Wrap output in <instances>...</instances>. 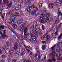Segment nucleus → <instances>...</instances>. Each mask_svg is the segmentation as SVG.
Returning <instances> with one entry per match:
<instances>
[{
    "label": "nucleus",
    "mask_w": 62,
    "mask_h": 62,
    "mask_svg": "<svg viewBox=\"0 0 62 62\" xmlns=\"http://www.w3.org/2000/svg\"><path fill=\"white\" fill-rule=\"evenodd\" d=\"M35 28H37V30L38 31H37V29H34V31L36 33L39 34V35L41 36L42 34V31H41V29L38 28V25H35Z\"/></svg>",
    "instance_id": "1"
},
{
    "label": "nucleus",
    "mask_w": 62,
    "mask_h": 62,
    "mask_svg": "<svg viewBox=\"0 0 62 62\" xmlns=\"http://www.w3.org/2000/svg\"><path fill=\"white\" fill-rule=\"evenodd\" d=\"M21 47V45H20V43H19V42H17V43L16 44V45H15L14 46L13 48L15 51H16L18 49L20 50Z\"/></svg>",
    "instance_id": "2"
},
{
    "label": "nucleus",
    "mask_w": 62,
    "mask_h": 62,
    "mask_svg": "<svg viewBox=\"0 0 62 62\" xmlns=\"http://www.w3.org/2000/svg\"><path fill=\"white\" fill-rule=\"evenodd\" d=\"M28 26H27L26 27H25L24 29V31L22 32L21 34V36L22 37H24V36H25V34L26 33V30H28Z\"/></svg>",
    "instance_id": "3"
},
{
    "label": "nucleus",
    "mask_w": 62,
    "mask_h": 62,
    "mask_svg": "<svg viewBox=\"0 0 62 62\" xmlns=\"http://www.w3.org/2000/svg\"><path fill=\"white\" fill-rule=\"evenodd\" d=\"M50 55L51 56H52V57L51 58V61H53V62H55L56 61V60L54 57L55 58V55H54V54L53 53H51L50 54Z\"/></svg>",
    "instance_id": "4"
},
{
    "label": "nucleus",
    "mask_w": 62,
    "mask_h": 62,
    "mask_svg": "<svg viewBox=\"0 0 62 62\" xmlns=\"http://www.w3.org/2000/svg\"><path fill=\"white\" fill-rule=\"evenodd\" d=\"M25 23H24L22 27H20L18 28V30L20 31H23V30H24V29H25Z\"/></svg>",
    "instance_id": "5"
},
{
    "label": "nucleus",
    "mask_w": 62,
    "mask_h": 62,
    "mask_svg": "<svg viewBox=\"0 0 62 62\" xmlns=\"http://www.w3.org/2000/svg\"><path fill=\"white\" fill-rule=\"evenodd\" d=\"M32 7L31 6L28 7L27 8L26 10L27 11H28V12H30L31 11V10H32Z\"/></svg>",
    "instance_id": "6"
},
{
    "label": "nucleus",
    "mask_w": 62,
    "mask_h": 62,
    "mask_svg": "<svg viewBox=\"0 0 62 62\" xmlns=\"http://www.w3.org/2000/svg\"><path fill=\"white\" fill-rule=\"evenodd\" d=\"M33 8V9L34 11H38V7L34 6V5H32Z\"/></svg>",
    "instance_id": "7"
},
{
    "label": "nucleus",
    "mask_w": 62,
    "mask_h": 62,
    "mask_svg": "<svg viewBox=\"0 0 62 62\" xmlns=\"http://www.w3.org/2000/svg\"><path fill=\"white\" fill-rule=\"evenodd\" d=\"M7 7L8 8H10V7H11V6L12 5V3H10V4H9V3L8 2H7Z\"/></svg>",
    "instance_id": "8"
},
{
    "label": "nucleus",
    "mask_w": 62,
    "mask_h": 62,
    "mask_svg": "<svg viewBox=\"0 0 62 62\" xmlns=\"http://www.w3.org/2000/svg\"><path fill=\"white\" fill-rule=\"evenodd\" d=\"M6 37V35H3L0 37V39H5V38Z\"/></svg>",
    "instance_id": "9"
},
{
    "label": "nucleus",
    "mask_w": 62,
    "mask_h": 62,
    "mask_svg": "<svg viewBox=\"0 0 62 62\" xmlns=\"http://www.w3.org/2000/svg\"><path fill=\"white\" fill-rule=\"evenodd\" d=\"M27 30L26 31V33H25V37L26 38H28L29 37V35H30V34L29 33L27 34Z\"/></svg>",
    "instance_id": "10"
},
{
    "label": "nucleus",
    "mask_w": 62,
    "mask_h": 62,
    "mask_svg": "<svg viewBox=\"0 0 62 62\" xmlns=\"http://www.w3.org/2000/svg\"><path fill=\"white\" fill-rule=\"evenodd\" d=\"M10 52V49H9L8 48H7L5 50V52L6 54H8V53H9Z\"/></svg>",
    "instance_id": "11"
},
{
    "label": "nucleus",
    "mask_w": 62,
    "mask_h": 62,
    "mask_svg": "<svg viewBox=\"0 0 62 62\" xmlns=\"http://www.w3.org/2000/svg\"><path fill=\"white\" fill-rule=\"evenodd\" d=\"M25 48L26 49H30V50H33L32 48V47H31L29 46H28L27 47H26Z\"/></svg>",
    "instance_id": "12"
},
{
    "label": "nucleus",
    "mask_w": 62,
    "mask_h": 62,
    "mask_svg": "<svg viewBox=\"0 0 62 62\" xmlns=\"http://www.w3.org/2000/svg\"><path fill=\"white\" fill-rule=\"evenodd\" d=\"M56 56H55L57 58H60V57L61 56V55L60 54H56L55 55Z\"/></svg>",
    "instance_id": "13"
},
{
    "label": "nucleus",
    "mask_w": 62,
    "mask_h": 62,
    "mask_svg": "<svg viewBox=\"0 0 62 62\" xmlns=\"http://www.w3.org/2000/svg\"><path fill=\"white\" fill-rule=\"evenodd\" d=\"M13 27L14 29L17 27V25L16 24H14L13 25Z\"/></svg>",
    "instance_id": "14"
},
{
    "label": "nucleus",
    "mask_w": 62,
    "mask_h": 62,
    "mask_svg": "<svg viewBox=\"0 0 62 62\" xmlns=\"http://www.w3.org/2000/svg\"><path fill=\"white\" fill-rule=\"evenodd\" d=\"M14 15L15 16H18L19 15V14L18 12H15L14 13Z\"/></svg>",
    "instance_id": "15"
},
{
    "label": "nucleus",
    "mask_w": 62,
    "mask_h": 62,
    "mask_svg": "<svg viewBox=\"0 0 62 62\" xmlns=\"http://www.w3.org/2000/svg\"><path fill=\"white\" fill-rule=\"evenodd\" d=\"M38 6L39 7H40V8H41V7H42V4L40 3H39L38 4Z\"/></svg>",
    "instance_id": "16"
},
{
    "label": "nucleus",
    "mask_w": 62,
    "mask_h": 62,
    "mask_svg": "<svg viewBox=\"0 0 62 62\" xmlns=\"http://www.w3.org/2000/svg\"><path fill=\"white\" fill-rule=\"evenodd\" d=\"M7 43L6 45H7V46H11V44L10 42H8Z\"/></svg>",
    "instance_id": "17"
},
{
    "label": "nucleus",
    "mask_w": 62,
    "mask_h": 62,
    "mask_svg": "<svg viewBox=\"0 0 62 62\" xmlns=\"http://www.w3.org/2000/svg\"><path fill=\"white\" fill-rule=\"evenodd\" d=\"M54 6V4H49V7L50 8H52Z\"/></svg>",
    "instance_id": "18"
},
{
    "label": "nucleus",
    "mask_w": 62,
    "mask_h": 62,
    "mask_svg": "<svg viewBox=\"0 0 62 62\" xmlns=\"http://www.w3.org/2000/svg\"><path fill=\"white\" fill-rule=\"evenodd\" d=\"M22 23V21L20 20H18L17 22V23L18 24H21V23Z\"/></svg>",
    "instance_id": "19"
},
{
    "label": "nucleus",
    "mask_w": 62,
    "mask_h": 62,
    "mask_svg": "<svg viewBox=\"0 0 62 62\" xmlns=\"http://www.w3.org/2000/svg\"><path fill=\"white\" fill-rule=\"evenodd\" d=\"M25 54V51H24L23 52H21V55H24V54Z\"/></svg>",
    "instance_id": "20"
},
{
    "label": "nucleus",
    "mask_w": 62,
    "mask_h": 62,
    "mask_svg": "<svg viewBox=\"0 0 62 62\" xmlns=\"http://www.w3.org/2000/svg\"><path fill=\"white\" fill-rule=\"evenodd\" d=\"M14 10L13 9H11L10 11L8 13L10 15L12 13V12L14 11Z\"/></svg>",
    "instance_id": "21"
},
{
    "label": "nucleus",
    "mask_w": 62,
    "mask_h": 62,
    "mask_svg": "<svg viewBox=\"0 0 62 62\" xmlns=\"http://www.w3.org/2000/svg\"><path fill=\"white\" fill-rule=\"evenodd\" d=\"M56 51H57L56 52L58 53V52H60V51L61 50L59 48H57L56 49Z\"/></svg>",
    "instance_id": "22"
},
{
    "label": "nucleus",
    "mask_w": 62,
    "mask_h": 62,
    "mask_svg": "<svg viewBox=\"0 0 62 62\" xmlns=\"http://www.w3.org/2000/svg\"><path fill=\"white\" fill-rule=\"evenodd\" d=\"M57 28L58 29H59V28H60L61 27V24H59V25H58L57 26Z\"/></svg>",
    "instance_id": "23"
},
{
    "label": "nucleus",
    "mask_w": 62,
    "mask_h": 62,
    "mask_svg": "<svg viewBox=\"0 0 62 62\" xmlns=\"http://www.w3.org/2000/svg\"><path fill=\"white\" fill-rule=\"evenodd\" d=\"M56 2L58 4H61V2L59 0H56Z\"/></svg>",
    "instance_id": "24"
},
{
    "label": "nucleus",
    "mask_w": 62,
    "mask_h": 62,
    "mask_svg": "<svg viewBox=\"0 0 62 62\" xmlns=\"http://www.w3.org/2000/svg\"><path fill=\"white\" fill-rule=\"evenodd\" d=\"M33 39H34V38H32V37H31L30 38L29 40L31 42H33Z\"/></svg>",
    "instance_id": "25"
},
{
    "label": "nucleus",
    "mask_w": 62,
    "mask_h": 62,
    "mask_svg": "<svg viewBox=\"0 0 62 62\" xmlns=\"http://www.w3.org/2000/svg\"><path fill=\"white\" fill-rule=\"evenodd\" d=\"M46 19L49 22H51L52 21V19L51 18H46Z\"/></svg>",
    "instance_id": "26"
},
{
    "label": "nucleus",
    "mask_w": 62,
    "mask_h": 62,
    "mask_svg": "<svg viewBox=\"0 0 62 62\" xmlns=\"http://www.w3.org/2000/svg\"><path fill=\"white\" fill-rule=\"evenodd\" d=\"M31 35H32V34H33V35H34V34H35L34 31L33 30H31Z\"/></svg>",
    "instance_id": "27"
},
{
    "label": "nucleus",
    "mask_w": 62,
    "mask_h": 62,
    "mask_svg": "<svg viewBox=\"0 0 62 62\" xmlns=\"http://www.w3.org/2000/svg\"><path fill=\"white\" fill-rule=\"evenodd\" d=\"M38 34H34V37L35 38V39H37L38 37Z\"/></svg>",
    "instance_id": "28"
},
{
    "label": "nucleus",
    "mask_w": 62,
    "mask_h": 62,
    "mask_svg": "<svg viewBox=\"0 0 62 62\" xmlns=\"http://www.w3.org/2000/svg\"><path fill=\"white\" fill-rule=\"evenodd\" d=\"M31 14H32V15H34L35 14H36V11H33L32 12Z\"/></svg>",
    "instance_id": "29"
},
{
    "label": "nucleus",
    "mask_w": 62,
    "mask_h": 62,
    "mask_svg": "<svg viewBox=\"0 0 62 62\" xmlns=\"http://www.w3.org/2000/svg\"><path fill=\"white\" fill-rule=\"evenodd\" d=\"M42 48L43 50L45 49V46L43 45L42 46Z\"/></svg>",
    "instance_id": "30"
},
{
    "label": "nucleus",
    "mask_w": 62,
    "mask_h": 62,
    "mask_svg": "<svg viewBox=\"0 0 62 62\" xmlns=\"http://www.w3.org/2000/svg\"><path fill=\"white\" fill-rule=\"evenodd\" d=\"M8 22L10 24H11L12 23V21L9 20H8Z\"/></svg>",
    "instance_id": "31"
},
{
    "label": "nucleus",
    "mask_w": 62,
    "mask_h": 62,
    "mask_svg": "<svg viewBox=\"0 0 62 62\" xmlns=\"http://www.w3.org/2000/svg\"><path fill=\"white\" fill-rule=\"evenodd\" d=\"M10 40L12 42H13L14 41V40L13 38H12L10 39Z\"/></svg>",
    "instance_id": "32"
},
{
    "label": "nucleus",
    "mask_w": 62,
    "mask_h": 62,
    "mask_svg": "<svg viewBox=\"0 0 62 62\" xmlns=\"http://www.w3.org/2000/svg\"><path fill=\"white\" fill-rule=\"evenodd\" d=\"M31 28L32 29H33L34 30H34H34V28H35V25H33L32 26H31Z\"/></svg>",
    "instance_id": "33"
},
{
    "label": "nucleus",
    "mask_w": 62,
    "mask_h": 62,
    "mask_svg": "<svg viewBox=\"0 0 62 62\" xmlns=\"http://www.w3.org/2000/svg\"><path fill=\"white\" fill-rule=\"evenodd\" d=\"M33 41L34 42H37V39L36 38H33Z\"/></svg>",
    "instance_id": "34"
},
{
    "label": "nucleus",
    "mask_w": 62,
    "mask_h": 62,
    "mask_svg": "<svg viewBox=\"0 0 62 62\" xmlns=\"http://www.w3.org/2000/svg\"><path fill=\"white\" fill-rule=\"evenodd\" d=\"M1 57L2 58H6V56L4 55H1Z\"/></svg>",
    "instance_id": "35"
},
{
    "label": "nucleus",
    "mask_w": 62,
    "mask_h": 62,
    "mask_svg": "<svg viewBox=\"0 0 62 62\" xmlns=\"http://www.w3.org/2000/svg\"><path fill=\"white\" fill-rule=\"evenodd\" d=\"M3 34L4 35H6V30H3Z\"/></svg>",
    "instance_id": "36"
},
{
    "label": "nucleus",
    "mask_w": 62,
    "mask_h": 62,
    "mask_svg": "<svg viewBox=\"0 0 62 62\" xmlns=\"http://www.w3.org/2000/svg\"><path fill=\"white\" fill-rule=\"evenodd\" d=\"M41 15L42 16V17H43V18H45V14H41Z\"/></svg>",
    "instance_id": "37"
},
{
    "label": "nucleus",
    "mask_w": 62,
    "mask_h": 62,
    "mask_svg": "<svg viewBox=\"0 0 62 62\" xmlns=\"http://www.w3.org/2000/svg\"><path fill=\"white\" fill-rule=\"evenodd\" d=\"M52 53H51V54H55V50L54 49H53L52 50Z\"/></svg>",
    "instance_id": "38"
},
{
    "label": "nucleus",
    "mask_w": 62,
    "mask_h": 62,
    "mask_svg": "<svg viewBox=\"0 0 62 62\" xmlns=\"http://www.w3.org/2000/svg\"><path fill=\"white\" fill-rule=\"evenodd\" d=\"M37 53L38 54V55H41V53H40V52L39 51L37 52Z\"/></svg>",
    "instance_id": "39"
},
{
    "label": "nucleus",
    "mask_w": 62,
    "mask_h": 62,
    "mask_svg": "<svg viewBox=\"0 0 62 62\" xmlns=\"http://www.w3.org/2000/svg\"><path fill=\"white\" fill-rule=\"evenodd\" d=\"M45 15L46 18H48V17H49V15H48L47 14H45Z\"/></svg>",
    "instance_id": "40"
},
{
    "label": "nucleus",
    "mask_w": 62,
    "mask_h": 62,
    "mask_svg": "<svg viewBox=\"0 0 62 62\" xmlns=\"http://www.w3.org/2000/svg\"><path fill=\"white\" fill-rule=\"evenodd\" d=\"M24 4L25 5H26L27 4V2L26 1H24Z\"/></svg>",
    "instance_id": "41"
},
{
    "label": "nucleus",
    "mask_w": 62,
    "mask_h": 62,
    "mask_svg": "<svg viewBox=\"0 0 62 62\" xmlns=\"http://www.w3.org/2000/svg\"><path fill=\"white\" fill-rule=\"evenodd\" d=\"M8 28H9V29H10L11 30V31H12V32H13V30H12V29H11V28H10V26H8Z\"/></svg>",
    "instance_id": "42"
},
{
    "label": "nucleus",
    "mask_w": 62,
    "mask_h": 62,
    "mask_svg": "<svg viewBox=\"0 0 62 62\" xmlns=\"http://www.w3.org/2000/svg\"><path fill=\"white\" fill-rule=\"evenodd\" d=\"M21 22H22V23H23V21H24V19H23V18H21V19L20 20Z\"/></svg>",
    "instance_id": "43"
},
{
    "label": "nucleus",
    "mask_w": 62,
    "mask_h": 62,
    "mask_svg": "<svg viewBox=\"0 0 62 62\" xmlns=\"http://www.w3.org/2000/svg\"><path fill=\"white\" fill-rule=\"evenodd\" d=\"M44 21H45V22H46V20H42L41 21V23H44Z\"/></svg>",
    "instance_id": "44"
},
{
    "label": "nucleus",
    "mask_w": 62,
    "mask_h": 62,
    "mask_svg": "<svg viewBox=\"0 0 62 62\" xmlns=\"http://www.w3.org/2000/svg\"><path fill=\"white\" fill-rule=\"evenodd\" d=\"M11 21L13 23H15L16 22V20H15V19H12Z\"/></svg>",
    "instance_id": "45"
},
{
    "label": "nucleus",
    "mask_w": 62,
    "mask_h": 62,
    "mask_svg": "<svg viewBox=\"0 0 62 62\" xmlns=\"http://www.w3.org/2000/svg\"><path fill=\"white\" fill-rule=\"evenodd\" d=\"M35 14V17H38V15H39V13H37V14Z\"/></svg>",
    "instance_id": "46"
},
{
    "label": "nucleus",
    "mask_w": 62,
    "mask_h": 62,
    "mask_svg": "<svg viewBox=\"0 0 62 62\" xmlns=\"http://www.w3.org/2000/svg\"><path fill=\"white\" fill-rule=\"evenodd\" d=\"M27 1H28V4H29V5H30V1H31V0H27Z\"/></svg>",
    "instance_id": "47"
},
{
    "label": "nucleus",
    "mask_w": 62,
    "mask_h": 62,
    "mask_svg": "<svg viewBox=\"0 0 62 62\" xmlns=\"http://www.w3.org/2000/svg\"><path fill=\"white\" fill-rule=\"evenodd\" d=\"M58 14L60 15H62V13H61L60 11H59L58 12Z\"/></svg>",
    "instance_id": "48"
},
{
    "label": "nucleus",
    "mask_w": 62,
    "mask_h": 62,
    "mask_svg": "<svg viewBox=\"0 0 62 62\" xmlns=\"http://www.w3.org/2000/svg\"><path fill=\"white\" fill-rule=\"evenodd\" d=\"M11 15V17H14V16H15V15H14V14H10Z\"/></svg>",
    "instance_id": "49"
},
{
    "label": "nucleus",
    "mask_w": 62,
    "mask_h": 62,
    "mask_svg": "<svg viewBox=\"0 0 62 62\" xmlns=\"http://www.w3.org/2000/svg\"><path fill=\"white\" fill-rule=\"evenodd\" d=\"M13 52H14V51L13 50H11L10 51V53L11 54H12L13 53Z\"/></svg>",
    "instance_id": "50"
},
{
    "label": "nucleus",
    "mask_w": 62,
    "mask_h": 62,
    "mask_svg": "<svg viewBox=\"0 0 62 62\" xmlns=\"http://www.w3.org/2000/svg\"><path fill=\"white\" fill-rule=\"evenodd\" d=\"M7 0H3V2L5 4H6L7 3Z\"/></svg>",
    "instance_id": "51"
},
{
    "label": "nucleus",
    "mask_w": 62,
    "mask_h": 62,
    "mask_svg": "<svg viewBox=\"0 0 62 62\" xmlns=\"http://www.w3.org/2000/svg\"><path fill=\"white\" fill-rule=\"evenodd\" d=\"M15 9L16 10H18L19 9V8L18 7H16V8L15 7Z\"/></svg>",
    "instance_id": "52"
},
{
    "label": "nucleus",
    "mask_w": 62,
    "mask_h": 62,
    "mask_svg": "<svg viewBox=\"0 0 62 62\" xmlns=\"http://www.w3.org/2000/svg\"><path fill=\"white\" fill-rule=\"evenodd\" d=\"M0 28H1V29H2L4 28V27L3 26L1 25L0 26Z\"/></svg>",
    "instance_id": "53"
},
{
    "label": "nucleus",
    "mask_w": 62,
    "mask_h": 62,
    "mask_svg": "<svg viewBox=\"0 0 62 62\" xmlns=\"http://www.w3.org/2000/svg\"><path fill=\"white\" fill-rule=\"evenodd\" d=\"M12 59H11L10 58H9L8 60V62H11V61Z\"/></svg>",
    "instance_id": "54"
},
{
    "label": "nucleus",
    "mask_w": 62,
    "mask_h": 62,
    "mask_svg": "<svg viewBox=\"0 0 62 62\" xmlns=\"http://www.w3.org/2000/svg\"><path fill=\"white\" fill-rule=\"evenodd\" d=\"M44 12H45V13H47V10H45V9H44Z\"/></svg>",
    "instance_id": "55"
},
{
    "label": "nucleus",
    "mask_w": 62,
    "mask_h": 62,
    "mask_svg": "<svg viewBox=\"0 0 62 62\" xmlns=\"http://www.w3.org/2000/svg\"><path fill=\"white\" fill-rule=\"evenodd\" d=\"M16 53L18 55H19V54H20L19 52L18 51L16 52Z\"/></svg>",
    "instance_id": "56"
},
{
    "label": "nucleus",
    "mask_w": 62,
    "mask_h": 62,
    "mask_svg": "<svg viewBox=\"0 0 62 62\" xmlns=\"http://www.w3.org/2000/svg\"><path fill=\"white\" fill-rule=\"evenodd\" d=\"M40 39L42 40H43L44 39V38L43 37H41L40 38Z\"/></svg>",
    "instance_id": "57"
},
{
    "label": "nucleus",
    "mask_w": 62,
    "mask_h": 62,
    "mask_svg": "<svg viewBox=\"0 0 62 62\" xmlns=\"http://www.w3.org/2000/svg\"><path fill=\"white\" fill-rule=\"evenodd\" d=\"M3 54V52L1 49H0V54Z\"/></svg>",
    "instance_id": "58"
},
{
    "label": "nucleus",
    "mask_w": 62,
    "mask_h": 62,
    "mask_svg": "<svg viewBox=\"0 0 62 62\" xmlns=\"http://www.w3.org/2000/svg\"><path fill=\"white\" fill-rule=\"evenodd\" d=\"M42 29H43V30H44V26L43 25H42Z\"/></svg>",
    "instance_id": "59"
},
{
    "label": "nucleus",
    "mask_w": 62,
    "mask_h": 62,
    "mask_svg": "<svg viewBox=\"0 0 62 62\" xmlns=\"http://www.w3.org/2000/svg\"><path fill=\"white\" fill-rule=\"evenodd\" d=\"M53 5L55 6H58V5L56 3L54 2V4H53Z\"/></svg>",
    "instance_id": "60"
},
{
    "label": "nucleus",
    "mask_w": 62,
    "mask_h": 62,
    "mask_svg": "<svg viewBox=\"0 0 62 62\" xmlns=\"http://www.w3.org/2000/svg\"><path fill=\"white\" fill-rule=\"evenodd\" d=\"M4 61H5V59H3V60H0V62H4Z\"/></svg>",
    "instance_id": "61"
},
{
    "label": "nucleus",
    "mask_w": 62,
    "mask_h": 62,
    "mask_svg": "<svg viewBox=\"0 0 62 62\" xmlns=\"http://www.w3.org/2000/svg\"><path fill=\"white\" fill-rule=\"evenodd\" d=\"M39 22V21H35V23H36L37 24H38Z\"/></svg>",
    "instance_id": "62"
},
{
    "label": "nucleus",
    "mask_w": 62,
    "mask_h": 62,
    "mask_svg": "<svg viewBox=\"0 0 62 62\" xmlns=\"http://www.w3.org/2000/svg\"><path fill=\"white\" fill-rule=\"evenodd\" d=\"M0 6H4V3H0Z\"/></svg>",
    "instance_id": "63"
},
{
    "label": "nucleus",
    "mask_w": 62,
    "mask_h": 62,
    "mask_svg": "<svg viewBox=\"0 0 62 62\" xmlns=\"http://www.w3.org/2000/svg\"><path fill=\"white\" fill-rule=\"evenodd\" d=\"M12 62H16V60L15 59H13Z\"/></svg>",
    "instance_id": "64"
}]
</instances>
